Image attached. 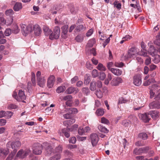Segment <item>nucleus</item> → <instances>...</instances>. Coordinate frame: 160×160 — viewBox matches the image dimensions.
<instances>
[{
  "mask_svg": "<svg viewBox=\"0 0 160 160\" xmlns=\"http://www.w3.org/2000/svg\"><path fill=\"white\" fill-rule=\"evenodd\" d=\"M157 84H154L152 86L150 91V98H152L155 96L154 99L160 101V82Z\"/></svg>",
  "mask_w": 160,
  "mask_h": 160,
  "instance_id": "obj_1",
  "label": "nucleus"
},
{
  "mask_svg": "<svg viewBox=\"0 0 160 160\" xmlns=\"http://www.w3.org/2000/svg\"><path fill=\"white\" fill-rule=\"evenodd\" d=\"M12 96L13 98L17 101H20L22 100V102H25L24 100L26 99V96L25 95L24 92L23 91L21 90H19L18 95H17V92L15 91L13 92Z\"/></svg>",
  "mask_w": 160,
  "mask_h": 160,
  "instance_id": "obj_2",
  "label": "nucleus"
},
{
  "mask_svg": "<svg viewBox=\"0 0 160 160\" xmlns=\"http://www.w3.org/2000/svg\"><path fill=\"white\" fill-rule=\"evenodd\" d=\"M41 72L38 71L36 73L37 81V84L40 87L43 88L45 85L46 80L44 77L41 76Z\"/></svg>",
  "mask_w": 160,
  "mask_h": 160,
  "instance_id": "obj_3",
  "label": "nucleus"
},
{
  "mask_svg": "<svg viewBox=\"0 0 160 160\" xmlns=\"http://www.w3.org/2000/svg\"><path fill=\"white\" fill-rule=\"evenodd\" d=\"M60 28L58 26L55 27L54 28L53 32H52L49 36V38L51 40L54 39H58L60 35Z\"/></svg>",
  "mask_w": 160,
  "mask_h": 160,
  "instance_id": "obj_4",
  "label": "nucleus"
},
{
  "mask_svg": "<svg viewBox=\"0 0 160 160\" xmlns=\"http://www.w3.org/2000/svg\"><path fill=\"white\" fill-rule=\"evenodd\" d=\"M21 146V142L18 141H16L13 142H8L7 144V148H11L13 150V151H16V152H17V149Z\"/></svg>",
  "mask_w": 160,
  "mask_h": 160,
  "instance_id": "obj_5",
  "label": "nucleus"
},
{
  "mask_svg": "<svg viewBox=\"0 0 160 160\" xmlns=\"http://www.w3.org/2000/svg\"><path fill=\"white\" fill-rule=\"evenodd\" d=\"M33 153L36 155H40L42 152V145L39 143H34L32 146Z\"/></svg>",
  "mask_w": 160,
  "mask_h": 160,
  "instance_id": "obj_6",
  "label": "nucleus"
},
{
  "mask_svg": "<svg viewBox=\"0 0 160 160\" xmlns=\"http://www.w3.org/2000/svg\"><path fill=\"white\" fill-rule=\"evenodd\" d=\"M21 28L22 30L24 32L25 35L32 32V27L30 24L28 26L25 24H22L21 26Z\"/></svg>",
  "mask_w": 160,
  "mask_h": 160,
  "instance_id": "obj_7",
  "label": "nucleus"
},
{
  "mask_svg": "<svg viewBox=\"0 0 160 160\" xmlns=\"http://www.w3.org/2000/svg\"><path fill=\"white\" fill-rule=\"evenodd\" d=\"M133 84L136 86H140L142 82L141 76L140 74H137L134 76L133 78Z\"/></svg>",
  "mask_w": 160,
  "mask_h": 160,
  "instance_id": "obj_8",
  "label": "nucleus"
},
{
  "mask_svg": "<svg viewBox=\"0 0 160 160\" xmlns=\"http://www.w3.org/2000/svg\"><path fill=\"white\" fill-rule=\"evenodd\" d=\"M90 138L92 146H95L99 141L98 135L95 133H92L90 136Z\"/></svg>",
  "mask_w": 160,
  "mask_h": 160,
  "instance_id": "obj_9",
  "label": "nucleus"
},
{
  "mask_svg": "<svg viewBox=\"0 0 160 160\" xmlns=\"http://www.w3.org/2000/svg\"><path fill=\"white\" fill-rule=\"evenodd\" d=\"M148 147H143L139 149L136 148L133 150V153L136 155H140L142 153H146L149 150Z\"/></svg>",
  "mask_w": 160,
  "mask_h": 160,
  "instance_id": "obj_10",
  "label": "nucleus"
},
{
  "mask_svg": "<svg viewBox=\"0 0 160 160\" xmlns=\"http://www.w3.org/2000/svg\"><path fill=\"white\" fill-rule=\"evenodd\" d=\"M138 52L137 48L132 47L129 49L128 51V57H130V58H134L136 55H138Z\"/></svg>",
  "mask_w": 160,
  "mask_h": 160,
  "instance_id": "obj_11",
  "label": "nucleus"
},
{
  "mask_svg": "<svg viewBox=\"0 0 160 160\" xmlns=\"http://www.w3.org/2000/svg\"><path fill=\"white\" fill-rule=\"evenodd\" d=\"M30 152V151L29 149H26L24 151L20 150L18 152L17 155L18 157L23 158L28 155Z\"/></svg>",
  "mask_w": 160,
  "mask_h": 160,
  "instance_id": "obj_12",
  "label": "nucleus"
},
{
  "mask_svg": "<svg viewBox=\"0 0 160 160\" xmlns=\"http://www.w3.org/2000/svg\"><path fill=\"white\" fill-rule=\"evenodd\" d=\"M149 107L150 109L160 108V100H155L149 103Z\"/></svg>",
  "mask_w": 160,
  "mask_h": 160,
  "instance_id": "obj_13",
  "label": "nucleus"
},
{
  "mask_svg": "<svg viewBox=\"0 0 160 160\" xmlns=\"http://www.w3.org/2000/svg\"><path fill=\"white\" fill-rule=\"evenodd\" d=\"M138 116L140 118L145 122H148L150 119L149 112L143 114L140 113L138 115Z\"/></svg>",
  "mask_w": 160,
  "mask_h": 160,
  "instance_id": "obj_14",
  "label": "nucleus"
},
{
  "mask_svg": "<svg viewBox=\"0 0 160 160\" xmlns=\"http://www.w3.org/2000/svg\"><path fill=\"white\" fill-rule=\"evenodd\" d=\"M122 82V78L120 77H118L113 78L110 83L112 86H117Z\"/></svg>",
  "mask_w": 160,
  "mask_h": 160,
  "instance_id": "obj_15",
  "label": "nucleus"
},
{
  "mask_svg": "<svg viewBox=\"0 0 160 160\" xmlns=\"http://www.w3.org/2000/svg\"><path fill=\"white\" fill-rule=\"evenodd\" d=\"M55 77L53 75H51L48 78L47 81V86L48 88H52L54 84Z\"/></svg>",
  "mask_w": 160,
  "mask_h": 160,
  "instance_id": "obj_16",
  "label": "nucleus"
},
{
  "mask_svg": "<svg viewBox=\"0 0 160 160\" xmlns=\"http://www.w3.org/2000/svg\"><path fill=\"white\" fill-rule=\"evenodd\" d=\"M149 114L153 120H156L159 117V112L156 110H152L149 111Z\"/></svg>",
  "mask_w": 160,
  "mask_h": 160,
  "instance_id": "obj_17",
  "label": "nucleus"
},
{
  "mask_svg": "<svg viewBox=\"0 0 160 160\" xmlns=\"http://www.w3.org/2000/svg\"><path fill=\"white\" fill-rule=\"evenodd\" d=\"M13 14V11L12 10L10 9L7 10L5 12V14L9 18V23H12L13 20V17L12 16Z\"/></svg>",
  "mask_w": 160,
  "mask_h": 160,
  "instance_id": "obj_18",
  "label": "nucleus"
},
{
  "mask_svg": "<svg viewBox=\"0 0 160 160\" xmlns=\"http://www.w3.org/2000/svg\"><path fill=\"white\" fill-rule=\"evenodd\" d=\"M33 28L35 35L37 36H39L41 34L42 32L41 28L38 24L34 25Z\"/></svg>",
  "mask_w": 160,
  "mask_h": 160,
  "instance_id": "obj_19",
  "label": "nucleus"
},
{
  "mask_svg": "<svg viewBox=\"0 0 160 160\" xmlns=\"http://www.w3.org/2000/svg\"><path fill=\"white\" fill-rule=\"evenodd\" d=\"M79 91V90L77 88L70 87L68 88L65 91V92L68 94H70L72 93H76Z\"/></svg>",
  "mask_w": 160,
  "mask_h": 160,
  "instance_id": "obj_20",
  "label": "nucleus"
},
{
  "mask_svg": "<svg viewBox=\"0 0 160 160\" xmlns=\"http://www.w3.org/2000/svg\"><path fill=\"white\" fill-rule=\"evenodd\" d=\"M47 147L46 148V151L47 155H52L54 153V151L52 149L51 146L48 143H47Z\"/></svg>",
  "mask_w": 160,
  "mask_h": 160,
  "instance_id": "obj_21",
  "label": "nucleus"
},
{
  "mask_svg": "<svg viewBox=\"0 0 160 160\" xmlns=\"http://www.w3.org/2000/svg\"><path fill=\"white\" fill-rule=\"evenodd\" d=\"M86 29V27L82 24L78 25L75 28V30L78 32H82Z\"/></svg>",
  "mask_w": 160,
  "mask_h": 160,
  "instance_id": "obj_22",
  "label": "nucleus"
},
{
  "mask_svg": "<svg viewBox=\"0 0 160 160\" xmlns=\"http://www.w3.org/2000/svg\"><path fill=\"white\" fill-rule=\"evenodd\" d=\"M111 71L114 74L117 76L120 75L122 73V70L118 68H113L111 69Z\"/></svg>",
  "mask_w": 160,
  "mask_h": 160,
  "instance_id": "obj_23",
  "label": "nucleus"
},
{
  "mask_svg": "<svg viewBox=\"0 0 160 160\" xmlns=\"http://www.w3.org/2000/svg\"><path fill=\"white\" fill-rule=\"evenodd\" d=\"M43 30L45 35L47 36L51 35L52 32V30L49 29L48 27L46 26L43 27Z\"/></svg>",
  "mask_w": 160,
  "mask_h": 160,
  "instance_id": "obj_24",
  "label": "nucleus"
},
{
  "mask_svg": "<svg viewBox=\"0 0 160 160\" xmlns=\"http://www.w3.org/2000/svg\"><path fill=\"white\" fill-rule=\"evenodd\" d=\"M148 53L152 56L155 55L156 49L153 46L151 45L148 50Z\"/></svg>",
  "mask_w": 160,
  "mask_h": 160,
  "instance_id": "obj_25",
  "label": "nucleus"
},
{
  "mask_svg": "<svg viewBox=\"0 0 160 160\" xmlns=\"http://www.w3.org/2000/svg\"><path fill=\"white\" fill-rule=\"evenodd\" d=\"M148 54L147 50L145 49H142L140 51L138 52V55L144 57H148Z\"/></svg>",
  "mask_w": 160,
  "mask_h": 160,
  "instance_id": "obj_26",
  "label": "nucleus"
},
{
  "mask_svg": "<svg viewBox=\"0 0 160 160\" xmlns=\"http://www.w3.org/2000/svg\"><path fill=\"white\" fill-rule=\"evenodd\" d=\"M22 8V3L20 2H17L14 5L13 9L15 11H18Z\"/></svg>",
  "mask_w": 160,
  "mask_h": 160,
  "instance_id": "obj_27",
  "label": "nucleus"
},
{
  "mask_svg": "<svg viewBox=\"0 0 160 160\" xmlns=\"http://www.w3.org/2000/svg\"><path fill=\"white\" fill-rule=\"evenodd\" d=\"M84 36L82 34H79L75 38L76 41L78 42H81L83 40Z\"/></svg>",
  "mask_w": 160,
  "mask_h": 160,
  "instance_id": "obj_28",
  "label": "nucleus"
},
{
  "mask_svg": "<svg viewBox=\"0 0 160 160\" xmlns=\"http://www.w3.org/2000/svg\"><path fill=\"white\" fill-rule=\"evenodd\" d=\"M75 122V119L74 118H72L69 120L64 121L63 122V124L65 126L67 125L68 126H69L74 123Z\"/></svg>",
  "mask_w": 160,
  "mask_h": 160,
  "instance_id": "obj_29",
  "label": "nucleus"
},
{
  "mask_svg": "<svg viewBox=\"0 0 160 160\" xmlns=\"http://www.w3.org/2000/svg\"><path fill=\"white\" fill-rule=\"evenodd\" d=\"M70 11L72 13L74 14L77 12V10L75 8L73 5L70 4L68 5Z\"/></svg>",
  "mask_w": 160,
  "mask_h": 160,
  "instance_id": "obj_30",
  "label": "nucleus"
},
{
  "mask_svg": "<svg viewBox=\"0 0 160 160\" xmlns=\"http://www.w3.org/2000/svg\"><path fill=\"white\" fill-rule=\"evenodd\" d=\"M54 154L50 158L49 160H59L61 158V155L59 153H54Z\"/></svg>",
  "mask_w": 160,
  "mask_h": 160,
  "instance_id": "obj_31",
  "label": "nucleus"
},
{
  "mask_svg": "<svg viewBox=\"0 0 160 160\" xmlns=\"http://www.w3.org/2000/svg\"><path fill=\"white\" fill-rule=\"evenodd\" d=\"M98 128L101 132L104 133H107L108 132V130L105 127L102 125H99Z\"/></svg>",
  "mask_w": 160,
  "mask_h": 160,
  "instance_id": "obj_32",
  "label": "nucleus"
},
{
  "mask_svg": "<svg viewBox=\"0 0 160 160\" xmlns=\"http://www.w3.org/2000/svg\"><path fill=\"white\" fill-rule=\"evenodd\" d=\"M62 146L61 145H59L58 147H56L54 151V153H59L62 152Z\"/></svg>",
  "mask_w": 160,
  "mask_h": 160,
  "instance_id": "obj_33",
  "label": "nucleus"
},
{
  "mask_svg": "<svg viewBox=\"0 0 160 160\" xmlns=\"http://www.w3.org/2000/svg\"><path fill=\"white\" fill-rule=\"evenodd\" d=\"M104 112V109L102 108L98 109L96 112V114L98 116H102Z\"/></svg>",
  "mask_w": 160,
  "mask_h": 160,
  "instance_id": "obj_34",
  "label": "nucleus"
},
{
  "mask_svg": "<svg viewBox=\"0 0 160 160\" xmlns=\"http://www.w3.org/2000/svg\"><path fill=\"white\" fill-rule=\"evenodd\" d=\"M90 81V76L88 74H87L85 75L84 83L86 84H88Z\"/></svg>",
  "mask_w": 160,
  "mask_h": 160,
  "instance_id": "obj_35",
  "label": "nucleus"
},
{
  "mask_svg": "<svg viewBox=\"0 0 160 160\" xmlns=\"http://www.w3.org/2000/svg\"><path fill=\"white\" fill-rule=\"evenodd\" d=\"M138 137L141 139L143 140H146L148 138V136L146 133L145 132H141L139 134Z\"/></svg>",
  "mask_w": 160,
  "mask_h": 160,
  "instance_id": "obj_36",
  "label": "nucleus"
},
{
  "mask_svg": "<svg viewBox=\"0 0 160 160\" xmlns=\"http://www.w3.org/2000/svg\"><path fill=\"white\" fill-rule=\"evenodd\" d=\"M95 94L98 98H101L103 96V93L100 89L97 90L95 92Z\"/></svg>",
  "mask_w": 160,
  "mask_h": 160,
  "instance_id": "obj_37",
  "label": "nucleus"
},
{
  "mask_svg": "<svg viewBox=\"0 0 160 160\" xmlns=\"http://www.w3.org/2000/svg\"><path fill=\"white\" fill-rule=\"evenodd\" d=\"M66 89V88L64 86H61L58 87L57 89L56 92L58 93H60L64 92Z\"/></svg>",
  "mask_w": 160,
  "mask_h": 160,
  "instance_id": "obj_38",
  "label": "nucleus"
},
{
  "mask_svg": "<svg viewBox=\"0 0 160 160\" xmlns=\"http://www.w3.org/2000/svg\"><path fill=\"white\" fill-rule=\"evenodd\" d=\"M128 101L123 98V97H121L119 98L118 104H121L122 103H125L128 102Z\"/></svg>",
  "mask_w": 160,
  "mask_h": 160,
  "instance_id": "obj_39",
  "label": "nucleus"
},
{
  "mask_svg": "<svg viewBox=\"0 0 160 160\" xmlns=\"http://www.w3.org/2000/svg\"><path fill=\"white\" fill-rule=\"evenodd\" d=\"M69 131L67 129L64 128L62 130V132L64 134L65 136L67 138H68L70 136V134L68 132Z\"/></svg>",
  "mask_w": 160,
  "mask_h": 160,
  "instance_id": "obj_40",
  "label": "nucleus"
},
{
  "mask_svg": "<svg viewBox=\"0 0 160 160\" xmlns=\"http://www.w3.org/2000/svg\"><path fill=\"white\" fill-rule=\"evenodd\" d=\"M95 42L96 41L95 39L93 38L89 40L88 45V46L92 47L93 46V44L95 43Z\"/></svg>",
  "mask_w": 160,
  "mask_h": 160,
  "instance_id": "obj_41",
  "label": "nucleus"
},
{
  "mask_svg": "<svg viewBox=\"0 0 160 160\" xmlns=\"http://www.w3.org/2000/svg\"><path fill=\"white\" fill-rule=\"evenodd\" d=\"M96 82H92L90 83V89L91 91H94L96 89Z\"/></svg>",
  "mask_w": 160,
  "mask_h": 160,
  "instance_id": "obj_42",
  "label": "nucleus"
},
{
  "mask_svg": "<svg viewBox=\"0 0 160 160\" xmlns=\"http://www.w3.org/2000/svg\"><path fill=\"white\" fill-rule=\"evenodd\" d=\"M12 32L15 34L18 33L19 31V29H18V26L17 25H15L12 30Z\"/></svg>",
  "mask_w": 160,
  "mask_h": 160,
  "instance_id": "obj_43",
  "label": "nucleus"
},
{
  "mask_svg": "<svg viewBox=\"0 0 160 160\" xmlns=\"http://www.w3.org/2000/svg\"><path fill=\"white\" fill-rule=\"evenodd\" d=\"M160 61V55H156L154 56V59L153 60V61L154 63H158Z\"/></svg>",
  "mask_w": 160,
  "mask_h": 160,
  "instance_id": "obj_44",
  "label": "nucleus"
},
{
  "mask_svg": "<svg viewBox=\"0 0 160 160\" xmlns=\"http://www.w3.org/2000/svg\"><path fill=\"white\" fill-rule=\"evenodd\" d=\"M97 68L101 71H105L106 70V67L101 63H99L98 64L97 66Z\"/></svg>",
  "mask_w": 160,
  "mask_h": 160,
  "instance_id": "obj_45",
  "label": "nucleus"
},
{
  "mask_svg": "<svg viewBox=\"0 0 160 160\" xmlns=\"http://www.w3.org/2000/svg\"><path fill=\"white\" fill-rule=\"evenodd\" d=\"M78 127V125L77 124H74L73 125L71 126L70 128L67 127L66 129H68L69 131H73L74 130H75Z\"/></svg>",
  "mask_w": 160,
  "mask_h": 160,
  "instance_id": "obj_46",
  "label": "nucleus"
},
{
  "mask_svg": "<svg viewBox=\"0 0 160 160\" xmlns=\"http://www.w3.org/2000/svg\"><path fill=\"white\" fill-rule=\"evenodd\" d=\"M82 92L84 94L88 95L89 93L90 90L88 88H83L82 89Z\"/></svg>",
  "mask_w": 160,
  "mask_h": 160,
  "instance_id": "obj_47",
  "label": "nucleus"
},
{
  "mask_svg": "<svg viewBox=\"0 0 160 160\" xmlns=\"http://www.w3.org/2000/svg\"><path fill=\"white\" fill-rule=\"evenodd\" d=\"M62 100L67 101H71L72 98V97L71 95H68L66 96L62 97Z\"/></svg>",
  "mask_w": 160,
  "mask_h": 160,
  "instance_id": "obj_48",
  "label": "nucleus"
},
{
  "mask_svg": "<svg viewBox=\"0 0 160 160\" xmlns=\"http://www.w3.org/2000/svg\"><path fill=\"white\" fill-rule=\"evenodd\" d=\"M68 25H64L61 28V29L62 30V33H67L68 32Z\"/></svg>",
  "mask_w": 160,
  "mask_h": 160,
  "instance_id": "obj_49",
  "label": "nucleus"
},
{
  "mask_svg": "<svg viewBox=\"0 0 160 160\" xmlns=\"http://www.w3.org/2000/svg\"><path fill=\"white\" fill-rule=\"evenodd\" d=\"M16 153V151L15 150V151H12L11 153L9 154L8 157H7L6 160H11Z\"/></svg>",
  "mask_w": 160,
  "mask_h": 160,
  "instance_id": "obj_50",
  "label": "nucleus"
},
{
  "mask_svg": "<svg viewBox=\"0 0 160 160\" xmlns=\"http://www.w3.org/2000/svg\"><path fill=\"white\" fill-rule=\"evenodd\" d=\"M13 114V113L11 111H7L5 112V117L8 118H10L12 117Z\"/></svg>",
  "mask_w": 160,
  "mask_h": 160,
  "instance_id": "obj_51",
  "label": "nucleus"
},
{
  "mask_svg": "<svg viewBox=\"0 0 160 160\" xmlns=\"http://www.w3.org/2000/svg\"><path fill=\"white\" fill-rule=\"evenodd\" d=\"M101 122L102 123L108 124L109 123V121L105 118L103 117L101 119Z\"/></svg>",
  "mask_w": 160,
  "mask_h": 160,
  "instance_id": "obj_52",
  "label": "nucleus"
},
{
  "mask_svg": "<svg viewBox=\"0 0 160 160\" xmlns=\"http://www.w3.org/2000/svg\"><path fill=\"white\" fill-rule=\"evenodd\" d=\"M107 67L108 70L111 71V69H113L112 67L113 66V63L112 62H109L107 63Z\"/></svg>",
  "mask_w": 160,
  "mask_h": 160,
  "instance_id": "obj_53",
  "label": "nucleus"
},
{
  "mask_svg": "<svg viewBox=\"0 0 160 160\" xmlns=\"http://www.w3.org/2000/svg\"><path fill=\"white\" fill-rule=\"evenodd\" d=\"M131 121H130L124 120L122 122V124L124 126L127 127L129 126Z\"/></svg>",
  "mask_w": 160,
  "mask_h": 160,
  "instance_id": "obj_54",
  "label": "nucleus"
},
{
  "mask_svg": "<svg viewBox=\"0 0 160 160\" xmlns=\"http://www.w3.org/2000/svg\"><path fill=\"white\" fill-rule=\"evenodd\" d=\"M98 75V73L96 69H94L93 70L92 72V76L93 78L97 77Z\"/></svg>",
  "mask_w": 160,
  "mask_h": 160,
  "instance_id": "obj_55",
  "label": "nucleus"
},
{
  "mask_svg": "<svg viewBox=\"0 0 160 160\" xmlns=\"http://www.w3.org/2000/svg\"><path fill=\"white\" fill-rule=\"evenodd\" d=\"M12 32V30L10 28H8L4 32V34L5 36H9L11 32Z\"/></svg>",
  "mask_w": 160,
  "mask_h": 160,
  "instance_id": "obj_56",
  "label": "nucleus"
},
{
  "mask_svg": "<svg viewBox=\"0 0 160 160\" xmlns=\"http://www.w3.org/2000/svg\"><path fill=\"white\" fill-rule=\"evenodd\" d=\"M69 112L72 113H77L78 112V110L76 108H69Z\"/></svg>",
  "mask_w": 160,
  "mask_h": 160,
  "instance_id": "obj_57",
  "label": "nucleus"
},
{
  "mask_svg": "<svg viewBox=\"0 0 160 160\" xmlns=\"http://www.w3.org/2000/svg\"><path fill=\"white\" fill-rule=\"evenodd\" d=\"M86 67L88 69L91 70L93 68V65H92L89 61H87L86 65Z\"/></svg>",
  "mask_w": 160,
  "mask_h": 160,
  "instance_id": "obj_58",
  "label": "nucleus"
},
{
  "mask_svg": "<svg viewBox=\"0 0 160 160\" xmlns=\"http://www.w3.org/2000/svg\"><path fill=\"white\" fill-rule=\"evenodd\" d=\"M78 133L81 135H83L85 133L84 128L82 127H80L78 129Z\"/></svg>",
  "mask_w": 160,
  "mask_h": 160,
  "instance_id": "obj_59",
  "label": "nucleus"
},
{
  "mask_svg": "<svg viewBox=\"0 0 160 160\" xmlns=\"http://www.w3.org/2000/svg\"><path fill=\"white\" fill-rule=\"evenodd\" d=\"M93 29H90L86 33V36L87 37H90L92 34L93 33Z\"/></svg>",
  "mask_w": 160,
  "mask_h": 160,
  "instance_id": "obj_60",
  "label": "nucleus"
},
{
  "mask_svg": "<svg viewBox=\"0 0 160 160\" xmlns=\"http://www.w3.org/2000/svg\"><path fill=\"white\" fill-rule=\"evenodd\" d=\"M154 81L153 79H152V80H150V79H149L148 80L146 81L143 84V85L144 86H147L148 85H149L150 83H151V82H153V81Z\"/></svg>",
  "mask_w": 160,
  "mask_h": 160,
  "instance_id": "obj_61",
  "label": "nucleus"
},
{
  "mask_svg": "<svg viewBox=\"0 0 160 160\" xmlns=\"http://www.w3.org/2000/svg\"><path fill=\"white\" fill-rule=\"evenodd\" d=\"M106 75L104 72H101L100 73L99 78L101 80H104L106 78Z\"/></svg>",
  "mask_w": 160,
  "mask_h": 160,
  "instance_id": "obj_62",
  "label": "nucleus"
},
{
  "mask_svg": "<svg viewBox=\"0 0 160 160\" xmlns=\"http://www.w3.org/2000/svg\"><path fill=\"white\" fill-rule=\"evenodd\" d=\"M151 62V58L148 57L145 61V64L146 65H148Z\"/></svg>",
  "mask_w": 160,
  "mask_h": 160,
  "instance_id": "obj_63",
  "label": "nucleus"
},
{
  "mask_svg": "<svg viewBox=\"0 0 160 160\" xmlns=\"http://www.w3.org/2000/svg\"><path fill=\"white\" fill-rule=\"evenodd\" d=\"M76 141V139L74 137L71 138L69 140V142L72 144L75 143Z\"/></svg>",
  "mask_w": 160,
  "mask_h": 160,
  "instance_id": "obj_64",
  "label": "nucleus"
}]
</instances>
